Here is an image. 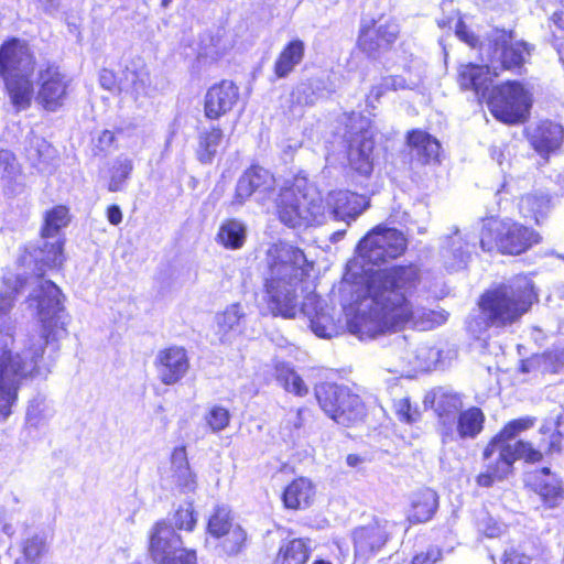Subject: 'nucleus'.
I'll return each mask as SVG.
<instances>
[{"label":"nucleus","instance_id":"2eb2a0df","mask_svg":"<svg viewBox=\"0 0 564 564\" xmlns=\"http://www.w3.org/2000/svg\"><path fill=\"white\" fill-rule=\"evenodd\" d=\"M153 364L159 380L165 386L178 383L189 370V358L182 346H170L159 350Z\"/></svg>","mask_w":564,"mask_h":564},{"label":"nucleus","instance_id":"4d7b16f0","mask_svg":"<svg viewBox=\"0 0 564 564\" xmlns=\"http://www.w3.org/2000/svg\"><path fill=\"white\" fill-rule=\"evenodd\" d=\"M478 527L488 538H497L506 532V525L490 516H484L478 521Z\"/></svg>","mask_w":564,"mask_h":564},{"label":"nucleus","instance_id":"c756f323","mask_svg":"<svg viewBox=\"0 0 564 564\" xmlns=\"http://www.w3.org/2000/svg\"><path fill=\"white\" fill-rule=\"evenodd\" d=\"M315 497L313 482L305 477H300L290 482L283 491V503L292 510L308 508Z\"/></svg>","mask_w":564,"mask_h":564},{"label":"nucleus","instance_id":"13d9d810","mask_svg":"<svg viewBox=\"0 0 564 564\" xmlns=\"http://www.w3.org/2000/svg\"><path fill=\"white\" fill-rule=\"evenodd\" d=\"M395 413L401 421L406 423H413L419 419L417 409H413L409 399L403 398L395 402L394 404Z\"/></svg>","mask_w":564,"mask_h":564},{"label":"nucleus","instance_id":"e433bc0d","mask_svg":"<svg viewBox=\"0 0 564 564\" xmlns=\"http://www.w3.org/2000/svg\"><path fill=\"white\" fill-rule=\"evenodd\" d=\"M247 227L238 219H227L219 226L216 241L229 250L241 249L246 242Z\"/></svg>","mask_w":564,"mask_h":564},{"label":"nucleus","instance_id":"bf43d9fd","mask_svg":"<svg viewBox=\"0 0 564 564\" xmlns=\"http://www.w3.org/2000/svg\"><path fill=\"white\" fill-rule=\"evenodd\" d=\"M303 422L304 419L302 415V410L300 409L290 411L284 420L286 427L290 429L291 431L300 430L303 426Z\"/></svg>","mask_w":564,"mask_h":564},{"label":"nucleus","instance_id":"4468645a","mask_svg":"<svg viewBox=\"0 0 564 564\" xmlns=\"http://www.w3.org/2000/svg\"><path fill=\"white\" fill-rule=\"evenodd\" d=\"M35 100L47 111L58 110L65 102L69 80L56 66H47L39 72Z\"/></svg>","mask_w":564,"mask_h":564},{"label":"nucleus","instance_id":"052dcab7","mask_svg":"<svg viewBox=\"0 0 564 564\" xmlns=\"http://www.w3.org/2000/svg\"><path fill=\"white\" fill-rule=\"evenodd\" d=\"M441 556L438 550H430L426 553L417 554L413 557L412 564H435Z\"/></svg>","mask_w":564,"mask_h":564},{"label":"nucleus","instance_id":"58836bf2","mask_svg":"<svg viewBox=\"0 0 564 564\" xmlns=\"http://www.w3.org/2000/svg\"><path fill=\"white\" fill-rule=\"evenodd\" d=\"M484 414L478 408H470L462 412L456 419L454 434L460 437H475L482 430Z\"/></svg>","mask_w":564,"mask_h":564},{"label":"nucleus","instance_id":"09e8293b","mask_svg":"<svg viewBox=\"0 0 564 564\" xmlns=\"http://www.w3.org/2000/svg\"><path fill=\"white\" fill-rule=\"evenodd\" d=\"M510 452L514 457V462L517 459H524L528 463H538L542 459L543 452L550 453L547 444L540 443L539 448H534L531 443L524 441L510 443Z\"/></svg>","mask_w":564,"mask_h":564},{"label":"nucleus","instance_id":"c85d7f7f","mask_svg":"<svg viewBox=\"0 0 564 564\" xmlns=\"http://www.w3.org/2000/svg\"><path fill=\"white\" fill-rule=\"evenodd\" d=\"M469 240L463 236L458 229H455L445 240L442 248L444 264L448 270H459L465 267L469 257Z\"/></svg>","mask_w":564,"mask_h":564},{"label":"nucleus","instance_id":"7ed1b4c3","mask_svg":"<svg viewBox=\"0 0 564 564\" xmlns=\"http://www.w3.org/2000/svg\"><path fill=\"white\" fill-rule=\"evenodd\" d=\"M264 300L273 316L294 318L299 312V288L313 268L299 247L280 241L265 252Z\"/></svg>","mask_w":564,"mask_h":564},{"label":"nucleus","instance_id":"37998d69","mask_svg":"<svg viewBox=\"0 0 564 564\" xmlns=\"http://www.w3.org/2000/svg\"><path fill=\"white\" fill-rule=\"evenodd\" d=\"M133 171V161L126 155L118 156L110 169L108 189L119 192L124 187L126 182Z\"/></svg>","mask_w":564,"mask_h":564},{"label":"nucleus","instance_id":"5fc2aeb1","mask_svg":"<svg viewBox=\"0 0 564 564\" xmlns=\"http://www.w3.org/2000/svg\"><path fill=\"white\" fill-rule=\"evenodd\" d=\"M204 419L213 433H219L229 425L231 415L226 408L214 405L206 412Z\"/></svg>","mask_w":564,"mask_h":564},{"label":"nucleus","instance_id":"dca6fc26","mask_svg":"<svg viewBox=\"0 0 564 564\" xmlns=\"http://www.w3.org/2000/svg\"><path fill=\"white\" fill-rule=\"evenodd\" d=\"M388 538V521L386 520L373 519L371 522L356 528L352 531L355 557L368 560L384 546Z\"/></svg>","mask_w":564,"mask_h":564},{"label":"nucleus","instance_id":"423d86ee","mask_svg":"<svg viewBox=\"0 0 564 564\" xmlns=\"http://www.w3.org/2000/svg\"><path fill=\"white\" fill-rule=\"evenodd\" d=\"M535 299L532 281L518 276L510 284L486 292L479 301L480 314L486 326H510L520 321Z\"/></svg>","mask_w":564,"mask_h":564},{"label":"nucleus","instance_id":"69168bd1","mask_svg":"<svg viewBox=\"0 0 564 564\" xmlns=\"http://www.w3.org/2000/svg\"><path fill=\"white\" fill-rule=\"evenodd\" d=\"M107 218L111 225H119L122 221V213L119 206L112 205L108 207Z\"/></svg>","mask_w":564,"mask_h":564},{"label":"nucleus","instance_id":"7c9ffc66","mask_svg":"<svg viewBox=\"0 0 564 564\" xmlns=\"http://www.w3.org/2000/svg\"><path fill=\"white\" fill-rule=\"evenodd\" d=\"M170 478L183 492H193L196 489V477L189 468L184 447H177L172 453Z\"/></svg>","mask_w":564,"mask_h":564},{"label":"nucleus","instance_id":"4be33fe9","mask_svg":"<svg viewBox=\"0 0 564 564\" xmlns=\"http://www.w3.org/2000/svg\"><path fill=\"white\" fill-rule=\"evenodd\" d=\"M246 316L240 303H232L215 315V336L221 344H231L241 334Z\"/></svg>","mask_w":564,"mask_h":564},{"label":"nucleus","instance_id":"864d4df0","mask_svg":"<svg viewBox=\"0 0 564 564\" xmlns=\"http://www.w3.org/2000/svg\"><path fill=\"white\" fill-rule=\"evenodd\" d=\"M534 424L535 417L532 416L510 421L495 438L500 440L501 443H511L519 433L531 429Z\"/></svg>","mask_w":564,"mask_h":564},{"label":"nucleus","instance_id":"b1692460","mask_svg":"<svg viewBox=\"0 0 564 564\" xmlns=\"http://www.w3.org/2000/svg\"><path fill=\"white\" fill-rule=\"evenodd\" d=\"M301 311L308 316L311 328L316 336L330 338L338 333V327L329 312L318 305V300L315 295L307 297Z\"/></svg>","mask_w":564,"mask_h":564},{"label":"nucleus","instance_id":"a211bd4d","mask_svg":"<svg viewBox=\"0 0 564 564\" xmlns=\"http://www.w3.org/2000/svg\"><path fill=\"white\" fill-rule=\"evenodd\" d=\"M399 35V25L392 20H379L362 25L358 39L359 47L368 55L388 50Z\"/></svg>","mask_w":564,"mask_h":564},{"label":"nucleus","instance_id":"f704fd0d","mask_svg":"<svg viewBox=\"0 0 564 564\" xmlns=\"http://www.w3.org/2000/svg\"><path fill=\"white\" fill-rule=\"evenodd\" d=\"M437 506V494L430 488L422 489L412 497L409 520L415 523L426 522L432 519Z\"/></svg>","mask_w":564,"mask_h":564},{"label":"nucleus","instance_id":"680f3d73","mask_svg":"<svg viewBox=\"0 0 564 564\" xmlns=\"http://www.w3.org/2000/svg\"><path fill=\"white\" fill-rule=\"evenodd\" d=\"M100 84L104 88L118 93V76H115L111 70L104 69L101 72Z\"/></svg>","mask_w":564,"mask_h":564},{"label":"nucleus","instance_id":"a19ab883","mask_svg":"<svg viewBox=\"0 0 564 564\" xmlns=\"http://www.w3.org/2000/svg\"><path fill=\"white\" fill-rule=\"evenodd\" d=\"M224 133L219 128H212L199 134L197 156L202 163H210L223 141Z\"/></svg>","mask_w":564,"mask_h":564},{"label":"nucleus","instance_id":"6ab92c4d","mask_svg":"<svg viewBox=\"0 0 564 564\" xmlns=\"http://www.w3.org/2000/svg\"><path fill=\"white\" fill-rule=\"evenodd\" d=\"M238 98L239 89L231 80L213 85L205 95V116L212 120L219 119L234 108Z\"/></svg>","mask_w":564,"mask_h":564},{"label":"nucleus","instance_id":"f8f14e48","mask_svg":"<svg viewBox=\"0 0 564 564\" xmlns=\"http://www.w3.org/2000/svg\"><path fill=\"white\" fill-rule=\"evenodd\" d=\"M482 456L486 463L485 470L476 478L480 487H490L511 474L514 457L510 452V443H501L500 440L494 438L486 446Z\"/></svg>","mask_w":564,"mask_h":564},{"label":"nucleus","instance_id":"f03ea898","mask_svg":"<svg viewBox=\"0 0 564 564\" xmlns=\"http://www.w3.org/2000/svg\"><path fill=\"white\" fill-rule=\"evenodd\" d=\"M25 305L39 329L25 337L19 351H4L0 356V421L11 414L22 380L41 373L40 362L63 311L61 290L52 281L36 279Z\"/></svg>","mask_w":564,"mask_h":564},{"label":"nucleus","instance_id":"8fccbe9b","mask_svg":"<svg viewBox=\"0 0 564 564\" xmlns=\"http://www.w3.org/2000/svg\"><path fill=\"white\" fill-rule=\"evenodd\" d=\"M68 209L65 206H56L47 212L45 225L42 231L43 237L54 238L58 230L68 224Z\"/></svg>","mask_w":564,"mask_h":564},{"label":"nucleus","instance_id":"393cba45","mask_svg":"<svg viewBox=\"0 0 564 564\" xmlns=\"http://www.w3.org/2000/svg\"><path fill=\"white\" fill-rule=\"evenodd\" d=\"M150 85V74L147 69L126 67L118 75V94L134 101L147 96Z\"/></svg>","mask_w":564,"mask_h":564},{"label":"nucleus","instance_id":"4c0bfd02","mask_svg":"<svg viewBox=\"0 0 564 564\" xmlns=\"http://www.w3.org/2000/svg\"><path fill=\"white\" fill-rule=\"evenodd\" d=\"M48 551L47 538L43 533H36L25 539L21 544V555L15 564H39Z\"/></svg>","mask_w":564,"mask_h":564},{"label":"nucleus","instance_id":"412c9836","mask_svg":"<svg viewBox=\"0 0 564 564\" xmlns=\"http://www.w3.org/2000/svg\"><path fill=\"white\" fill-rule=\"evenodd\" d=\"M528 138L532 148L544 156L560 148L564 130L561 124L545 120L529 127Z\"/></svg>","mask_w":564,"mask_h":564},{"label":"nucleus","instance_id":"774afa93","mask_svg":"<svg viewBox=\"0 0 564 564\" xmlns=\"http://www.w3.org/2000/svg\"><path fill=\"white\" fill-rule=\"evenodd\" d=\"M414 64H419L420 65L421 74H422V77H423L424 76V67H423V65H422V63L420 61H411V63L402 69V73L400 75H402L405 79H408L411 75L414 74V70L412 68Z\"/></svg>","mask_w":564,"mask_h":564},{"label":"nucleus","instance_id":"aec40b11","mask_svg":"<svg viewBox=\"0 0 564 564\" xmlns=\"http://www.w3.org/2000/svg\"><path fill=\"white\" fill-rule=\"evenodd\" d=\"M366 196L348 191H334L327 196V206L336 219L349 224L355 220L368 206Z\"/></svg>","mask_w":564,"mask_h":564},{"label":"nucleus","instance_id":"603ef678","mask_svg":"<svg viewBox=\"0 0 564 564\" xmlns=\"http://www.w3.org/2000/svg\"><path fill=\"white\" fill-rule=\"evenodd\" d=\"M52 241H46L40 250L39 260L50 268L59 267L63 261V242L54 237Z\"/></svg>","mask_w":564,"mask_h":564},{"label":"nucleus","instance_id":"5701e85b","mask_svg":"<svg viewBox=\"0 0 564 564\" xmlns=\"http://www.w3.org/2000/svg\"><path fill=\"white\" fill-rule=\"evenodd\" d=\"M529 484L550 508L557 506L563 498L561 481L554 474H551L549 468L532 474Z\"/></svg>","mask_w":564,"mask_h":564},{"label":"nucleus","instance_id":"ddd939ff","mask_svg":"<svg viewBox=\"0 0 564 564\" xmlns=\"http://www.w3.org/2000/svg\"><path fill=\"white\" fill-rule=\"evenodd\" d=\"M275 191V178L265 169L252 166L238 180L231 205L242 206L252 195L263 203L272 197Z\"/></svg>","mask_w":564,"mask_h":564},{"label":"nucleus","instance_id":"c03bdc74","mask_svg":"<svg viewBox=\"0 0 564 564\" xmlns=\"http://www.w3.org/2000/svg\"><path fill=\"white\" fill-rule=\"evenodd\" d=\"M550 206V199L545 195L529 194L523 196L519 203V210L525 218H533L539 223Z\"/></svg>","mask_w":564,"mask_h":564},{"label":"nucleus","instance_id":"a18cd8bd","mask_svg":"<svg viewBox=\"0 0 564 564\" xmlns=\"http://www.w3.org/2000/svg\"><path fill=\"white\" fill-rule=\"evenodd\" d=\"M236 525L237 524L232 522L230 510L226 507H218L209 517L207 531L212 536L220 539Z\"/></svg>","mask_w":564,"mask_h":564},{"label":"nucleus","instance_id":"2f4dec72","mask_svg":"<svg viewBox=\"0 0 564 564\" xmlns=\"http://www.w3.org/2000/svg\"><path fill=\"white\" fill-rule=\"evenodd\" d=\"M462 406L463 402L459 395L455 393L442 392L436 397L435 411L443 425V434L445 436L453 437L456 419Z\"/></svg>","mask_w":564,"mask_h":564},{"label":"nucleus","instance_id":"39448f33","mask_svg":"<svg viewBox=\"0 0 564 564\" xmlns=\"http://www.w3.org/2000/svg\"><path fill=\"white\" fill-rule=\"evenodd\" d=\"M406 248V239L403 234L394 228H387L383 226H377L373 228L358 245L357 257L348 263L347 275L356 276L359 274L360 269L365 276L361 278L360 284L356 289L357 299L355 304L350 306L347 313L348 318L355 315V308L362 300L364 296H368L367 284L371 275L377 272H383L379 270L372 272L371 269H366V264H380L388 260L400 257ZM392 268H390L391 270ZM386 271H389L387 269Z\"/></svg>","mask_w":564,"mask_h":564},{"label":"nucleus","instance_id":"72a5a7b5","mask_svg":"<svg viewBox=\"0 0 564 564\" xmlns=\"http://www.w3.org/2000/svg\"><path fill=\"white\" fill-rule=\"evenodd\" d=\"M311 541L291 539L281 543L273 564H305L311 553Z\"/></svg>","mask_w":564,"mask_h":564},{"label":"nucleus","instance_id":"a878e982","mask_svg":"<svg viewBox=\"0 0 564 564\" xmlns=\"http://www.w3.org/2000/svg\"><path fill=\"white\" fill-rule=\"evenodd\" d=\"M412 68L414 74L408 79L402 75L383 77L379 84L371 88L367 102L373 107V102H378L388 90L415 89L420 87L422 85L421 67L419 64H414Z\"/></svg>","mask_w":564,"mask_h":564},{"label":"nucleus","instance_id":"49530a36","mask_svg":"<svg viewBox=\"0 0 564 564\" xmlns=\"http://www.w3.org/2000/svg\"><path fill=\"white\" fill-rule=\"evenodd\" d=\"M540 433H552L547 442L550 453H558L564 447V413L556 421L546 420L540 429Z\"/></svg>","mask_w":564,"mask_h":564},{"label":"nucleus","instance_id":"f257e3e1","mask_svg":"<svg viewBox=\"0 0 564 564\" xmlns=\"http://www.w3.org/2000/svg\"><path fill=\"white\" fill-rule=\"evenodd\" d=\"M421 280L414 264L393 267L370 276L368 296H364L347 319L350 333L360 338H373L388 330L411 326L429 330L444 324L448 313L429 310L414 303L413 296Z\"/></svg>","mask_w":564,"mask_h":564},{"label":"nucleus","instance_id":"0e129e2a","mask_svg":"<svg viewBox=\"0 0 564 564\" xmlns=\"http://www.w3.org/2000/svg\"><path fill=\"white\" fill-rule=\"evenodd\" d=\"M503 564H534L533 560L518 551H510L506 553Z\"/></svg>","mask_w":564,"mask_h":564},{"label":"nucleus","instance_id":"bb28decb","mask_svg":"<svg viewBox=\"0 0 564 564\" xmlns=\"http://www.w3.org/2000/svg\"><path fill=\"white\" fill-rule=\"evenodd\" d=\"M373 140L367 131L361 132L350 141L348 161L352 170L360 175H369L372 171Z\"/></svg>","mask_w":564,"mask_h":564},{"label":"nucleus","instance_id":"9b49d317","mask_svg":"<svg viewBox=\"0 0 564 564\" xmlns=\"http://www.w3.org/2000/svg\"><path fill=\"white\" fill-rule=\"evenodd\" d=\"M150 555L159 564H196V554L184 549L173 527L158 522L150 534Z\"/></svg>","mask_w":564,"mask_h":564},{"label":"nucleus","instance_id":"f3484780","mask_svg":"<svg viewBox=\"0 0 564 564\" xmlns=\"http://www.w3.org/2000/svg\"><path fill=\"white\" fill-rule=\"evenodd\" d=\"M34 56L26 42L12 39L0 47V75L33 74Z\"/></svg>","mask_w":564,"mask_h":564},{"label":"nucleus","instance_id":"338daca9","mask_svg":"<svg viewBox=\"0 0 564 564\" xmlns=\"http://www.w3.org/2000/svg\"><path fill=\"white\" fill-rule=\"evenodd\" d=\"M0 527L2 534L8 538H11L15 532L13 524L6 518H0Z\"/></svg>","mask_w":564,"mask_h":564},{"label":"nucleus","instance_id":"de8ad7c7","mask_svg":"<svg viewBox=\"0 0 564 564\" xmlns=\"http://www.w3.org/2000/svg\"><path fill=\"white\" fill-rule=\"evenodd\" d=\"M20 280L18 278H4L0 286V322L8 316L14 306L19 293Z\"/></svg>","mask_w":564,"mask_h":564},{"label":"nucleus","instance_id":"c9c22d12","mask_svg":"<svg viewBox=\"0 0 564 564\" xmlns=\"http://www.w3.org/2000/svg\"><path fill=\"white\" fill-rule=\"evenodd\" d=\"M304 42L296 39L288 43L274 62V74L278 78H284L301 64L304 57Z\"/></svg>","mask_w":564,"mask_h":564},{"label":"nucleus","instance_id":"3c124183","mask_svg":"<svg viewBox=\"0 0 564 564\" xmlns=\"http://www.w3.org/2000/svg\"><path fill=\"white\" fill-rule=\"evenodd\" d=\"M220 539L221 550L228 555H236L245 546L247 533L240 525H236L226 532Z\"/></svg>","mask_w":564,"mask_h":564},{"label":"nucleus","instance_id":"20e7f679","mask_svg":"<svg viewBox=\"0 0 564 564\" xmlns=\"http://www.w3.org/2000/svg\"><path fill=\"white\" fill-rule=\"evenodd\" d=\"M485 65L466 64L458 70V83L463 89H471L486 97L489 85L501 69H513L523 65L530 56V47L524 42L513 41L510 33L497 31L488 44Z\"/></svg>","mask_w":564,"mask_h":564},{"label":"nucleus","instance_id":"0eeeda50","mask_svg":"<svg viewBox=\"0 0 564 564\" xmlns=\"http://www.w3.org/2000/svg\"><path fill=\"white\" fill-rule=\"evenodd\" d=\"M279 220L294 229L319 225L324 220L325 207L314 188L302 189L299 184L280 188L275 197Z\"/></svg>","mask_w":564,"mask_h":564},{"label":"nucleus","instance_id":"1a4fd4ad","mask_svg":"<svg viewBox=\"0 0 564 564\" xmlns=\"http://www.w3.org/2000/svg\"><path fill=\"white\" fill-rule=\"evenodd\" d=\"M322 410L341 425H349L362 419L364 404L358 394L344 386L322 383L315 388Z\"/></svg>","mask_w":564,"mask_h":564},{"label":"nucleus","instance_id":"ea45409f","mask_svg":"<svg viewBox=\"0 0 564 564\" xmlns=\"http://www.w3.org/2000/svg\"><path fill=\"white\" fill-rule=\"evenodd\" d=\"M413 354V357L404 358V362L408 367L419 370H431L442 364V352L435 347L421 344L414 347Z\"/></svg>","mask_w":564,"mask_h":564},{"label":"nucleus","instance_id":"cd10ccee","mask_svg":"<svg viewBox=\"0 0 564 564\" xmlns=\"http://www.w3.org/2000/svg\"><path fill=\"white\" fill-rule=\"evenodd\" d=\"M33 74L1 75L12 105L17 110H25L34 98V86L31 80Z\"/></svg>","mask_w":564,"mask_h":564},{"label":"nucleus","instance_id":"79ce46f5","mask_svg":"<svg viewBox=\"0 0 564 564\" xmlns=\"http://www.w3.org/2000/svg\"><path fill=\"white\" fill-rule=\"evenodd\" d=\"M276 380L290 393L299 397H304L308 393V388L303 379L288 365L281 364L276 366Z\"/></svg>","mask_w":564,"mask_h":564},{"label":"nucleus","instance_id":"6e6d98bb","mask_svg":"<svg viewBox=\"0 0 564 564\" xmlns=\"http://www.w3.org/2000/svg\"><path fill=\"white\" fill-rule=\"evenodd\" d=\"M174 524L180 530L192 531L196 524L194 508L192 505L180 507L174 514Z\"/></svg>","mask_w":564,"mask_h":564},{"label":"nucleus","instance_id":"6e6552de","mask_svg":"<svg viewBox=\"0 0 564 564\" xmlns=\"http://www.w3.org/2000/svg\"><path fill=\"white\" fill-rule=\"evenodd\" d=\"M539 242V235L518 223L489 219L482 228L480 245L491 251L497 247L501 252L519 254Z\"/></svg>","mask_w":564,"mask_h":564},{"label":"nucleus","instance_id":"9d476101","mask_svg":"<svg viewBox=\"0 0 564 564\" xmlns=\"http://www.w3.org/2000/svg\"><path fill=\"white\" fill-rule=\"evenodd\" d=\"M488 106L496 119L505 123H517L525 119L531 107L530 93L517 82L496 87L488 97Z\"/></svg>","mask_w":564,"mask_h":564},{"label":"nucleus","instance_id":"473e14b6","mask_svg":"<svg viewBox=\"0 0 564 564\" xmlns=\"http://www.w3.org/2000/svg\"><path fill=\"white\" fill-rule=\"evenodd\" d=\"M408 144L412 154L422 163L437 162L440 156V142L422 130H414L408 135Z\"/></svg>","mask_w":564,"mask_h":564},{"label":"nucleus","instance_id":"e2e57ef3","mask_svg":"<svg viewBox=\"0 0 564 564\" xmlns=\"http://www.w3.org/2000/svg\"><path fill=\"white\" fill-rule=\"evenodd\" d=\"M456 35L468 45H476V36L467 30L465 23L462 20H459L456 24Z\"/></svg>","mask_w":564,"mask_h":564}]
</instances>
